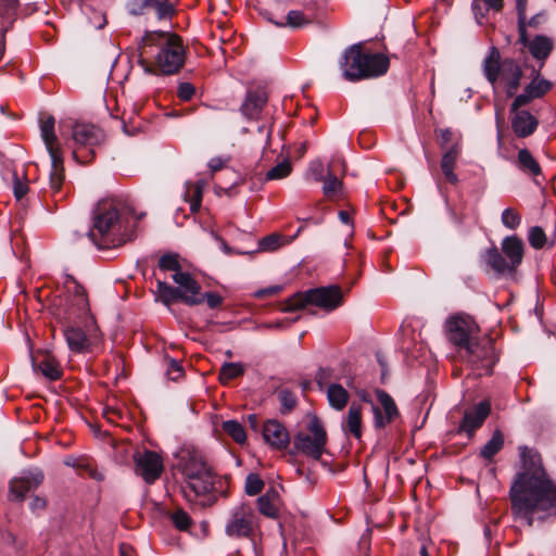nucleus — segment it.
<instances>
[{
  "label": "nucleus",
  "mask_w": 556,
  "mask_h": 556,
  "mask_svg": "<svg viewBox=\"0 0 556 556\" xmlns=\"http://www.w3.org/2000/svg\"><path fill=\"white\" fill-rule=\"evenodd\" d=\"M533 98V96L530 92H527V88L525 89V92L517 96L515 100L511 103L510 112H519V108L528 104Z\"/></svg>",
  "instance_id": "nucleus-56"
},
{
  "label": "nucleus",
  "mask_w": 556,
  "mask_h": 556,
  "mask_svg": "<svg viewBox=\"0 0 556 556\" xmlns=\"http://www.w3.org/2000/svg\"><path fill=\"white\" fill-rule=\"evenodd\" d=\"M551 83L545 79L532 80L526 88L533 98H540L551 89Z\"/></svg>",
  "instance_id": "nucleus-48"
},
{
  "label": "nucleus",
  "mask_w": 556,
  "mask_h": 556,
  "mask_svg": "<svg viewBox=\"0 0 556 556\" xmlns=\"http://www.w3.org/2000/svg\"><path fill=\"white\" fill-rule=\"evenodd\" d=\"M176 300L188 305H198L204 301L201 286L189 274L181 271V265L176 256Z\"/></svg>",
  "instance_id": "nucleus-16"
},
{
  "label": "nucleus",
  "mask_w": 556,
  "mask_h": 556,
  "mask_svg": "<svg viewBox=\"0 0 556 556\" xmlns=\"http://www.w3.org/2000/svg\"><path fill=\"white\" fill-rule=\"evenodd\" d=\"M189 54V46L184 45L182 39L176 35V72H178L186 64V58Z\"/></svg>",
  "instance_id": "nucleus-49"
},
{
  "label": "nucleus",
  "mask_w": 556,
  "mask_h": 556,
  "mask_svg": "<svg viewBox=\"0 0 556 556\" xmlns=\"http://www.w3.org/2000/svg\"><path fill=\"white\" fill-rule=\"evenodd\" d=\"M503 446L504 435L500 430H496L493 432L492 438L481 448L480 455L486 460H492Z\"/></svg>",
  "instance_id": "nucleus-35"
},
{
  "label": "nucleus",
  "mask_w": 556,
  "mask_h": 556,
  "mask_svg": "<svg viewBox=\"0 0 556 556\" xmlns=\"http://www.w3.org/2000/svg\"><path fill=\"white\" fill-rule=\"evenodd\" d=\"M278 399L281 405V412L283 414L290 413L296 405L295 395L287 389L280 390L278 392Z\"/></svg>",
  "instance_id": "nucleus-46"
},
{
  "label": "nucleus",
  "mask_w": 556,
  "mask_h": 556,
  "mask_svg": "<svg viewBox=\"0 0 556 556\" xmlns=\"http://www.w3.org/2000/svg\"><path fill=\"white\" fill-rule=\"evenodd\" d=\"M323 182H324L323 192L329 199L339 194L342 190V181L337 176H334L331 172L327 173Z\"/></svg>",
  "instance_id": "nucleus-40"
},
{
  "label": "nucleus",
  "mask_w": 556,
  "mask_h": 556,
  "mask_svg": "<svg viewBox=\"0 0 556 556\" xmlns=\"http://www.w3.org/2000/svg\"><path fill=\"white\" fill-rule=\"evenodd\" d=\"M141 62L156 75L174 74V33L148 31L142 38Z\"/></svg>",
  "instance_id": "nucleus-5"
},
{
  "label": "nucleus",
  "mask_w": 556,
  "mask_h": 556,
  "mask_svg": "<svg viewBox=\"0 0 556 556\" xmlns=\"http://www.w3.org/2000/svg\"><path fill=\"white\" fill-rule=\"evenodd\" d=\"M528 240L533 249L540 250L546 244L547 238L543 228L533 226L529 229Z\"/></svg>",
  "instance_id": "nucleus-44"
},
{
  "label": "nucleus",
  "mask_w": 556,
  "mask_h": 556,
  "mask_svg": "<svg viewBox=\"0 0 556 556\" xmlns=\"http://www.w3.org/2000/svg\"><path fill=\"white\" fill-rule=\"evenodd\" d=\"M64 293L56 308L58 318L66 323L76 321L77 319L91 318L89 316L90 305L88 294L84 286H81L73 276L66 275L63 281Z\"/></svg>",
  "instance_id": "nucleus-8"
},
{
  "label": "nucleus",
  "mask_w": 556,
  "mask_h": 556,
  "mask_svg": "<svg viewBox=\"0 0 556 556\" xmlns=\"http://www.w3.org/2000/svg\"><path fill=\"white\" fill-rule=\"evenodd\" d=\"M282 287L281 286H271L264 289L257 290L254 295L255 298H266V296H273L281 292Z\"/></svg>",
  "instance_id": "nucleus-61"
},
{
  "label": "nucleus",
  "mask_w": 556,
  "mask_h": 556,
  "mask_svg": "<svg viewBox=\"0 0 556 556\" xmlns=\"http://www.w3.org/2000/svg\"><path fill=\"white\" fill-rule=\"evenodd\" d=\"M230 162L229 156H215L212 157L207 166L210 168L211 175H214L216 172L222 170L227 167L228 163Z\"/></svg>",
  "instance_id": "nucleus-54"
},
{
  "label": "nucleus",
  "mask_w": 556,
  "mask_h": 556,
  "mask_svg": "<svg viewBox=\"0 0 556 556\" xmlns=\"http://www.w3.org/2000/svg\"><path fill=\"white\" fill-rule=\"evenodd\" d=\"M526 4H527V0H517L519 41L521 43H526V41H527V30H526V24H525Z\"/></svg>",
  "instance_id": "nucleus-50"
},
{
  "label": "nucleus",
  "mask_w": 556,
  "mask_h": 556,
  "mask_svg": "<svg viewBox=\"0 0 556 556\" xmlns=\"http://www.w3.org/2000/svg\"><path fill=\"white\" fill-rule=\"evenodd\" d=\"M151 0H132L128 3V9L131 14L139 15L150 9Z\"/></svg>",
  "instance_id": "nucleus-55"
},
{
  "label": "nucleus",
  "mask_w": 556,
  "mask_h": 556,
  "mask_svg": "<svg viewBox=\"0 0 556 556\" xmlns=\"http://www.w3.org/2000/svg\"><path fill=\"white\" fill-rule=\"evenodd\" d=\"M327 433L317 417L307 424V432H299L293 439L295 450L308 457L319 459L325 451Z\"/></svg>",
  "instance_id": "nucleus-11"
},
{
  "label": "nucleus",
  "mask_w": 556,
  "mask_h": 556,
  "mask_svg": "<svg viewBox=\"0 0 556 556\" xmlns=\"http://www.w3.org/2000/svg\"><path fill=\"white\" fill-rule=\"evenodd\" d=\"M327 394L329 405L336 410H342L349 402L348 391L339 383L328 386L324 390Z\"/></svg>",
  "instance_id": "nucleus-34"
},
{
  "label": "nucleus",
  "mask_w": 556,
  "mask_h": 556,
  "mask_svg": "<svg viewBox=\"0 0 556 556\" xmlns=\"http://www.w3.org/2000/svg\"><path fill=\"white\" fill-rule=\"evenodd\" d=\"M78 473L83 477L87 476L96 481H102L104 479L103 473L100 472L88 458H86L83 468L78 470Z\"/></svg>",
  "instance_id": "nucleus-52"
},
{
  "label": "nucleus",
  "mask_w": 556,
  "mask_h": 556,
  "mask_svg": "<svg viewBox=\"0 0 556 556\" xmlns=\"http://www.w3.org/2000/svg\"><path fill=\"white\" fill-rule=\"evenodd\" d=\"M290 241L282 235L271 233L262 238L258 242L260 251L273 252Z\"/></svg>",
  "instance_id": "nucleus-37"
},
{
  "label": "nucleus",
  "mask_w": 556,
  "mask_h": 556,
  "mask_svg": "<svg viewBox=\"0 0 556 556\" xmlns=\"http://www.w3.org/2000/svg\"><path fill=\"white\" fill-rule=\"evenodd\" d=\"M482 71L493 88L500 84L508 96H514L520 86L522 77L520 65L513 59L502 60L501 53L495 47L489 49L488 55L482 62Z\"/></svg>",
  "instance_id": "nucleus-7"
},
{
  "label": "nucleus",
  "mask_w": 556,
  "mask_h": 556,
  "mask_svg": "<svg viewBox=\"0 0 556 556\" xmlns=\"http://www.w3.org/2000/svg\"><path fill=\"white\" fill-rule=\"evenodd\" d=\"M18 5V0H0V8L2 14H10L15 11Z\"/></svg>",
  "instance_id": "nucleus-64"
},
{
  "label": "nucleus",
  "mask_w": 556,
  "mask_h": 556,
  "mask_svg": "<svg viewBox=\"0 0 556 556\" xmlns=\"http://www.w3.org/2000/svg\"><path fill=\"white\" fill-rule=\"evenodd\" d=\"M491 412V403L482 401L478 403L471 410L465 413L460 424V431L471 435L480 428Z\"/></svg>",
  "instance_id": "nucleus-20"
},
{
  "label": "nucleus",
  "mask_w": 556,
  "mask_h": 556,
  "mask_svg": "<svg viewBox=\"0 0 556 556\" xmlns=\"http://www.w3.org/2000/svg\"><path fill=\"white\" fill-rule=\"evenodd\" d=\"M60 132L62 137L71 132L73 159L80 164H90L94 160L96 150L105 137L101 128L84 122H62Z\"/></svg>",
  "instance_id": "nucleus-6"
},
{
  "label": "nucleus",
  "mask_w": 556,
  "mask_h": 556,
  "mask_svg": "<svg viewBox=\"0 0 556 556\" xmlns=\"http://www.w3.org/2000/svg\"><path fill=\"white\" fill-rule=\"evenodd\" d=\"M266 102L267 96L264 91L249 92L243 104L241 105V112L248 118H257Z\"/></svg>",
  "instance_id": "nucleus-32"
},
{
  "label": "nucleus",
  "mask_w": 556,
  "mask_h": 556,
  "mask_svg": "<svg viewBox=\"0 0 556 556\" xmlns=\"http://www.w3.org/2000/svg\"><path fill=\"white\" fill-rule=\"evenodd\" d=\"M460 356L473 368L490 374L496 362L494 346L489 339L475 340L459 352Z\"/></svg>",
  "instance_id": "nucleus-13"
},
{
  "label": "nucleus",
  "mask_w": 556,
  "mask_h": 556,
  "mask_svg": "<svg viewBox=\"0 0 556 556\" xmlns=\"http://www.w3.org/2000/svg\"><path fill=\"white\" fill-rule=\"evenodd\" d=\"M501 220L506 228L515 230L521 224V215L515 208L507 207L502 212Z\"/></svg>",
  "instance_id": "nucleus-42"
},
{
  "label": "nucleus",
  "mask_w": 556,
  "mask_h": 556,
  "mask_svg": "<svg viewBox=\"0 0 556 556\" xmlns=\"http://www.w3.org/2000/svg\"><path fill=\"white\" fill-rule=\"evenodd\" d=\"M128 214V208L119 201L110 200L99 203L94 216V230L91 232L93 239L94 231L100 236V241H96L99 249L121 247L130 240Z\"/></svg>",
  "instance_id": "nucleus-3"
},
{
  "label": "nucleus",
  "mask_w": 556,
  "mask_h": 556,
  "mask_svg": "<svg viewBox=\"0 0 556 556\" xmlns=\"http://www.w3.org/2000/svg\"><path fill=\"white\" fill-rule=\"evenodd\" d=\"M528 46L530 53L536 60H545L553 50V41L546 36H535L531 41L523 43Z\"/></svg>",
  "instance_id": "nucleus-33"
},
{
  "label": "nucleus",
  "mask_w": 556,
  "mask_h": 556,
  "mask_svg": "<svg viewBox=\"0 0 556 556\" xmlns=\"http://www.w3.org/2000/svg\"><path fill=\"white\" fill-rule=\"evenodd\" d=\"M245 367L241 363H225L219 371V381L227 383L228 381L242 376Z\"/></svg>",
  "instance_id": "nucleus-38"
},
{
  "label": "nucleus",
  "mask_w": 556,
  "mask_h": 556,
  "mask_svg": "<svg viewBox=\"0 0 556 556\" xmlns=\"http://www.w3.org/2000/svg\"><path fill=\"white\" fill-rule=\"evenodd\" d=\"M292 172V165L289 160H283L278 163L276 166L271 167L267 174V180H278L288 177Z\"/></svg>",
  "instance_id": "nucleus-41"
},
{
  "label": "nucleus",
  "mask_w": 556,
  "mask_h": 556,
  "mask_svg": "<svg viewBox=\"0 0 556 556\" xmlns=\"http://www.w3.org/2000/svg\"><path fill=\"white\" fill-rule=\"evenodd\" d=\"M154 517L168 519L174 523V513L166 509L162 504L154 505Z\"/></svg>",
  "instance_id": "nucleus-62"
},
{
  "label": "nucleus",
  "mask_w": 556,
  "mask_h": 556,
  "mask_svg": "<svg viewBox=\"0 0 556 556\" xmlns=\"http://www.w3.org/2000/svg\"><path fill=\"white\" fill-rule=\"evenodd\" d=\"M14 197L17 201L22 200L28 192V185L25 181H22L17 175H14V186H13Z\"/></svg>",
  "instance_id": "nucleus-58"
},
{
  "label": "nucleus",
  "mask_w": 556,
  "mask_h": 556,
  "mask_svg": "<svg viewBox=\"0 0 556 556\" xmlns=\"http://www.w3.org/2000/svg\"><path fill=\"white\" fill-rule=\"evenodd\" d=\"M42 481L43 475L41 472L12 479L9 485L10 501H24L27 493L38 488Z\"/></svg>",
  "instance_id": "nucleus-18"
},
{
  "label": "nucleus",
  "mask_w": 556,
  "mask_h": 556,
  "mask_svg": "<svg viewBox=\"0 0 556 556\" xmlns=\"http://www.w3.org/2000/svg\"><path fill=\"white\" fill-rule=\"evenodd\" d=\"M195 94V87L187 81L179 83L176 90V96L182 101H189Z\"/></svg>",
  "instance_id": "nucleus-53"
},
{
  "label": "nucleus",
  "mask_w": 556,
  "mask_h": 556,
  "mask_svg": "<svg viewBox=\"0 0 556 556\" xmlns=\"http://www.w3.org/2000/svg\"><path fill=\"white\" fill-rule=\"evenodd\" d=\"M264 488L263 480L256 473L248 475L245 479V493L250 496L257 495Z\"/></svg>",
  "instance_id": "nucleus-45"
},
{
  "label": "nucleus",
  "mask_w": 556,
  "mask_h": 556,
  "mask_svg": "<svg viewBox=\"0 0 556 556\" xmlns=\"http://www.w3.org/2000/svg\"><path fill=\"white\" fill-rule=\"evenodd\" d=\"M503 254L491 248L485 252L486 264L497 274H513L521 264L525 244L517 236L505 237L501 243Z\"/></svg>",
  "instance_id": "nucleus-9"
},
{
  "label": "nucleus",
  "mask_w": 556,
  "mask_h": 556,
  "mask_svg": "<svg viewBox=\"0 0 556 556\" xmlns=\"http://www.w3.org/2000/svg\"><path fill=\"white\" fill-rule=\"evenodd\" d=\"M176 470L181 476V492L187 500L214 494L220 478L206 454L194 445H185L176 453Z\"/></svg>",
  "instance_id": "nucleus-2"
},
{
  "label": "nucleus",
  "mask_w": 556,
  "mask_h": 556,
  "mask_svg": "<svg viewBox=\"0 0 556 556\" xmlns=\"http://www.w3.org/2000/svg\"><path fill=\"white\" fill-rule=\"evenodd\" d=\"M257 527V517L251 506L241 504L231 510L225 532L230 538H250Z\"/></svg>",
  "instance_id": "nucleus-12"
},
{
  "label": "nucleus",
  "mask_w": 556,
  "mask_h": 556,
  "mask_svg": "<svg viewBox=\"0 0 556 556\" xmlns=\"http://www.w3.org/2000/svg\"><path fill=\"white\" fill-rule=\"evenodd\" d=\"M33 366L51 381L61 379L63 375L59 361L50 352H38L33 356Z\"/></svg>",
  "instance_id": "nucleus-19"
},
{
  "label": "nucleus",
  "mask_w": 556,
  "mask_h": 556,
  "mask_svg": "<svg viewBox=\"0 0 556 556\" xmlns=\"http://www.w3.org/2000/svg\"><path fill=\"white\" fill-rule=\"evenodd\" d=\"M516 167L526 176L533 179L542 175V168L534 155L526 148L520 149L515 160Z\"/></svg>",
  "instance_id": "nucleus-27"
},
{
  "label": "nucleus",
  "mask_w": 556,
  "mask_h": 556,
  "mask_svg": "<svg viewBox=\"0 0 556 556\" xmlns=\"http://www.w3.org/2000/svg\"><path fill=\"white\" fill-rule=\"evenodd\" d=\"M223 430L238 444H243L247 441L244 428L236 420H227L223 422Z\"/></svg>",
  "instance_id": "nucleus-39"
},
{
  "label": "nucleus",
  "mask_w": 556,
  "mask_h": 556,
  "mask_svg": "<svg viewBox=\"0 0 556 556\" xmlns=\"http://www.w3.org/2000/svg\"><path fill=\"white\" fill-rule=\"evenodd\" d=\"M522 469L509 490L511 513L515 520L531 527L535 518L556 505V485L547 477L540 455L528 446H520Z\"/></svg>",
  "instance_id": "nucleus-1"
},
{
  "label": "nucleus",
  "mask_w": 556,
  "mask_h": 556,
  "mask_svg": "<svg viewBox=\"0 0 556 556\" xmlns=\"http://www.w3.org/2000/svg\"><path fill=\"white\" fill-rule=\"evenodd\" d=\"M103 416L110 422H116L117 419H122L123 418V412L119 408L108 406L103 410Z\"/></svg>",
  "instance_id": "nucleus-60"
},
{
  "label": "nucleus",
  "mask_w": 556,
  "mask_h": 556,
  "mask_svg": "<svg viewBox=\"0 0 556 556\" xmlns=\"http://www.w3.org/2000/svg\"><path fill=\"white\" fill-rule=\"evenodd\" d=\"M343 294L338 286L320 287L311 289L305 293H296L291 296L282 307L283 312H292L303 308L307 304H312L324 308L325 311H333L342 304Z\"/></svg>",
  "instance_id": "nucleus-10"
},
{
  "label": "nucleus",
  "mask_w": 556,
  "mask_h": 556,
  "mask_svg": "<svg viewBox=\"0 0 556 556\" xmlns=\"http://www.w3.org/2000/svg\"><path fill=\"white\" fill-rule=\"evenodd\" d=\"M279 506V493L273 488L257 498L258 511L268 518L276 519L278 517Z\"/></svg>",
  "instance_id": "nucleus-31"
},
{
  "label": "nucleus",
  "mask_w": 556,
  "mask_h": 556,
  "mask_svg": "<svg viewBox=\"0 0 556 556\" xmlns=\"http://www.w3.org/2000/svg\"><path fill=\"white\" fill-rule=\"evenodd\" d=\"M167 277L156 276L154 283L151 286V292L156 303L163 304L168 311H172L174 304V288L166 280Z\"/></svg>",
  "instance_id": "nucleus-28"
},
{
  "label": "nucleus",
  "mask_w": 556,
  "mask_h": 556,
  "mask_svg": "<svg viewBox=\"0 0 556 556\" xmlns=\"http://www.w3.org/2000/svg\"><path fill=\"white\" fill-rule=\"evenodd\" d=\"M462 147L458 142H455L450 147V149L442 155L441 160V169L445 177V179L452 184L456 185L458 182V177L454 173V168L456 162L460 155Z\"/></svg>",
  "instance_id": "nucleus-29"
},
{
  "label": "nucleus",
  "mask_w": 556,
  "mask_h": 556,
  "mask_svg": "<svg viewBox=\"0 0 556 556\" xmlns=\"http://www.w3.org/2000/svg\"><path fill=\"white\" fill-rule=\"evenodd\" d=\"M134 471L147 484H153L164 471V460L161 454L144 450L137 451L132 455Z\"/></svg>",
  "instance_id": "nucleus-14"
},
{
  "label": "nucleus",
  "mask_w": 556,
  "mask_h": 556,
  "mask_svg": "<svg viewBox=\"0 0 556 556\" xmlns=\"http://www.w3.org/2000/svg\"><path fill=\"white\" fill-rule=\"evenodd\" d=\"M308 175H311L315 181H323L326 177L324 174V164L320 161L312 162L308 167Z\"/></svg>",
  "instance_id": "nucleus-57"
},
{
  "label": "nucleus",
  "mask_w": 556,
  "mask_h": 556,
  "mask_svg": "<svg viewBox=\"0 0 556 556\" xmlns=\"http://www.w3.org/2000/svg\"><path fill=\"white\" fill-rule=\"evenodd\" d=\"M332 374H333L332 370L329 368H321L316 374L315 379H316V382L321 391L325 390L326 388H328V386L336 383L333 381L334 378H333Z\"/></svg>",
  "instance_id": "nucleus-51"
},
{
  "label": "nucleus",
  "mask_w": 556,
  "mask_h": 556,
  "mask_svg": "<svg viewBox=\"0 0 556 556\" xmlns=\"http://www.w3.org/2000/svg\"><path fill=\"white\" fill-rule=\"evenodd\" d=\"M539 125L538 119L528 111L511 113V128L519 138L531 136Z\"/></svg>",
  "instance_id": "nucleus-26"
},
{
  "label": "nucleus",
  "mask_w": 556,
  "mask_h": 556,
  "mask_svg": "<svg viewBox=\"0 0 556 556\" xmlns=\"http://www.w3.org/2000/svg\"><path fill=\"white\" fill-rule=\"evenodd\" d=\"M342 431L346 435L361 440L363 429V406L359 403H351L341 424Z\"/></svg>",
  "instance_id": "nucleus-23"
},
{
  "label": "nucleus",
  "mask_w": 556,
  "mask_h": 556,
  "mask_svg": "<svg viewBox=\"0 0 556 556\" xmlns=\"http://www.w3.org/2000/svg\"><path fill=\"white\" fill-rule=\"evenodd\" d=\"M287 20L288 25L292 27H300L308 22L301 11H290L287 15Z\"/></svg>",
  "instance_id": "nucleus-59"
},
{
  "label": "nucleus",
  "mask_w": 556,
  "mask_h": 556,
  "mask_svg": "<svg viewBox=\"0 0 556 556\" xmlns=\"http://www.w3.org/2000/svg\"><path fill=\"white\" fill-rule=\"evenodd\" d=\"M203 187L204 184L202 181H197L187 188L185 200L190 203V210L192 212H197L201 206Z\"/></svg>",
  "instance_id": "nucleus-36"
},
{
  "label": "nucleus",
  "mask_w": 556,
  "mask_h": 556,
  "mask_svg": "<svg viewBox=\"0 0 556 556\" xmlns=\"http://www.w3.org/2000/svg\"><path fill=\"white\" fill-rule=\"evenodd\" d=\"M478 330L475 320L468 316H455L446 323L447 339L458 348L459 352L475 340Z\"/></svg>",
  "instance_id": "nucleus-15"
},
{
  "label": "nucleus",
  "mask_w": 556,
  "mask_h": 556,
  "mask_svg": "<svg viewBox=\"0 0 556 556\" xmlns=\"http://www.w3.org/2000/svg\"><path fill=\"white\" fill-rule=\"evenodd\" d=\"M150 9L156 13L159 20L170 18L174 15V8L161 0H151Z\"/></svg>",
  "instance_id": "nucleus-47"
},
{
  "label": "nucleus",
  "mask_w": 556,
  "mask_h": 556,
  "mask_svg": "<svg viewBox=\"0 0 556 556\" xmlns=\"http://www.w3.org/2000/svg\"><path fill=\"white\" fill-rule=\"evenodd\" d=\"M51 157L52 169L50 173L49 186L51 195L55 201L62 200L65 198V194L62 192V187L65 180V169H64V160L63 154L53 155Z\"/></svg>",
  "instance_id": "nucleus-24"
},
{
  "label": "nucleus",
  "mask_w": 556,
  "mask_h": 556,
  "mask_svg": "<svg viewBox=\"0 0 556 556\" xmlns=\"http://www.w3.org/2000/svg\"><path fill=\"white\" fill-rule=\"evenodd\" d=\"M339 67L346 80L359 81L384 75L390 67V60L383 53L366 50L363 43H355L344 50Z\"/></svg>",
  "instance_id": "nucleus-4"
},
{
  "label": "nucleus",
  "mask_w": 556,
  "mask_h": 556,
  "mask_svg": "<svg viewBox=\"0 0 556 556\" xmlns=\"http://www.w3.org/2000/svg\"><path fill=\"white\" fill-rule=\"evenodd\" d=\"M376 395L381 408L372 404L374 422L376 428H383L397 417L399 410L395 402L386 391L377 390Z\"/></svg>",
  "instance_id": "nucleus-17"
},
{
  "label": "nucleus",
  "mask_w": 556,
  "mask_h": 556,
  "mask_svg": "<svg viewBox=\"0 0 556 556\" xmlns=\"http://www.w3.org/2000/svg\"><path fill=\"white\" fill-rule=\"evenodd\" d=\"M167 271H174V253H166L159 260L157 266L153 269V278L166 277Z\"/></svg>",
  "instance_id": "nucleus-43"
},
{
  "label": "nucleus",
  "mask_w": 556,
  "mask_h": 556,
  "mask_svg": "<svg viewBox=\"0 0 556 556\" xmlns=\"http://www.w3.org/2000/svg\"><path fill=\"white\" fill-rule=\"evenodd\" d=\"M203 295H204V300H206L208 307H211V308H215V307L219 306L223 302V298L217 293L208 292Z\"/></svg>",
  "instance_id": "nucleus-63"
},
{
  "label": "nucleus",
  "mask_w": 556,
  "mask_h": 556,
  "mask_svg": "<svg viewBox=\"0 0 556 556\" xmlns=\"http://www.w3.org/2000/svg\"><path fill=\"white\" fill-rule=\"evenodd\" d=\"M263 438L274 448L282 450L289 444V432L278 420H267L263 426Z\"/></svg>",
  "instance_id": "nucleus-22"
},
{
  "label": "nucleus",
  "mask_w": 556,
  "mask_h": 556,
  "mask_svg": "<svg viewBox=\"0 0 556 556\" xmlns=\"http://www.w3.org/2000/svg\"><path fill=\"white\" fill-rule=\"evenodd\" d=\"M55 119L53 116H48L46 119L41 121L40 131L41 137L45 141V144L48 149L49 155H61L63 151L60 147L58 137L54 131Z\"/></svg>",
  "instance_id": "nucleus-30"
},
{
  "label": "nucleus",
  "mask_w": 556,
  "mask_h": 556,
  "mask_svg": "<svg viewBox=\"0 0 556 556\" xmlns=\"http://www.w3.org/2000/svg\"><path fill=\"white\" fill-rule=\"evenodd\" d=\"M98 329L94 328L87 336L80 328L74 326H67L64 329V337L66 339L67 345L72 352L83 353L87 352L92 343V340L96 339Z\"/></svg>",
  "instance_id": "nucleus-21"
},
{
  "label": "nucleus",
  "mask_w": 556,
  "mask_h": 556,
  "mask_svg": "<svg viewBox=\"0 0 556 556\" xmlns=\"http://www.w3.org/2000/svg\"><path fill=\"white\" fill-rule=\"evenodd\" d=\"M176 530L188 532L197 539H204L208 534V522L202 520L195 525L188 513L176 507Z\"/></svg>",
  "instance_id": "nucleus-25"
}]
</instances>
